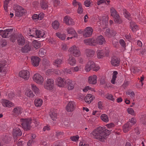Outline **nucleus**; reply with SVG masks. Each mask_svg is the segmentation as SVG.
I'll use <instances>...</instances> for the list:
<instances>
[{
    "instance_id": "obj_1",
    "label": "nucleus",
    "mask_w": 146,
    "mask_h": 146,
    "mask_svg": "<svg viewBox=\"0 0 146 146\" xmlns=\"http://www.w3.org/2000/svg\"><path fill=\"white\" fill-rule=\"evenodd\" d=\"M110 133V131L105 127H100L94 130L91 133V135L94 139L103 141Z\"/></svg>"
},
{
    "instance_id": "obj_2",
    "label": "nucleus",
    "mask_w": 146,
    "mask_h": 146,
    "mask_svg": "<svg viewBox=\"0 0 146 146\" xmlns=\"http://www.w3.org/2000/svg\"><path fill=\"white\" fill-rule=\"evenodd\" d=\"M111 15L113 18L114 21L118 24H120L122 23V21L120 18L119 14L115 9L113 7L110 9Z\"/></svg>"
},
{
    "instance_id": "obj_3",
    "label": "nucleus",
    "mask_w": 146,
    "mask_h": 146,
    "mask_svg": "<svg viewBox=\"0 0 146 146\" xmlns=\"http://www.w3.org/2000/svg\"><path fill=\"white\" fill-rule=\"evenodd\" d=\"M21 125L24 130H28L30 129L31 120L30 118H22L20 119Z\"/></svg>"
},
{
    "instance_id": "obj_4",
    "label": "nucleus",
    "mask_w": 146,
    "mask_h": 146,
    "mask_svg": "<svg viewBox=\"0 0 146 146\" xmlns=\"http://www.w3.org/2000/svg\"><path fill=\"white\" fill-rule=\"evenodd\" d=\"M54 82L52 78H48L44 84V87L48 90H51L54 88Z\"/></svg>"
},
{
    "instance_id": "obj_5",
    "label": "nucleus",
    "mask_w": 146,
    "mask_h": 146,
    "mask_svg": "<svg viewBox=\"0 0 146 146\" xmlns=\"http://www.w3.org/2000/svg\"><path fill=\"white\" fill-rule=\"evenodd\" d=\"M13 29H9L3 30H0V35L4 38H7L10 36L12 33Z\"/></svg>"
},
{
    "instance_id": "obj_6",
    "label": "nucleus",
    "mask_w": 146,
    "mask_h": 146,
    "mask_svg": "<svg viewBox=\"0 0 146 146\" xmlns=\"http://www.w3.org/2000/svg\"><path fill=\"white\" fill-rule=\"evenodd\" d=\"M33 78V80L38 84H42L44 81V79L43 77L38 73L35 74Z\"/></svg>"
},
{
    "instance_id": "obj_7",
    "label": "nucleus",
    "mask_w": 146,
    "mask_h": 146,
    "mask_svg": "<svg viewBox=\"0 0 146 146\" xmlns=\"http://www.w3.org/2000/svg\"><path fill=\"white\" fill-rule=\"evenodd\" d=\"M7 65L6 60H3L0 62V72L3 74H5L7 72Z\"/></svg>"
},
{
    "instance_id": "obj_8",
    "label": "nucleus",
    "mask_w": 146,
    "mask_h": 146,
    "mask_svg": "<svg viewBox=\"0 0 146 146\" xmlns=\"http://www.w3.org/2000/svg\"><path fill=\"white\" fill-rule=\"evenodd\" d=\"M66 81L64 78L60 77H57L56 80L57 85L60 87H64L66 84Z\"/></svg>"
},
{
    "instance_id": "obj_9",
    "label": "nucleus",
    "mask_w": 146,
    "mask_h": 146,
    "mask_svg": "<svg viewBox=\"0 0 146 146\" xmlns=\"http://www.w3.org/2000/svg\"><path fill=\"white\" fill-rule=\"evenodd\" d=\"M76 108V104L73 101L69 102L66 107V111L68 112H72L75 110Z\"/></svg>"
},
{
    "instance_id": "obj_10",
    "label": "nucleus",
    "mask_w": 146,
    "mask_h": 146,
    "mask_svg": "<svg viewBox=\"0 0 146 146\" xmlns=\"http://www.w3.org/2000/svg\"><path fill=\"white\" fill-rule=\"evenodd\" d=\"M19 76L21 78L26 80L29 78L30 74L28 70H23L19 72Z\"/></svg>"
},
{
    "instance_id": "obj_11",
    "label": "nucleus",
    "mask_w": 146,
    "mask_h": 146,
    "mask_svg": "<svg viewBox=\"0 0 146 146\" xmlns=\"http://www.w3.org/2000/svg\"><path fill=\"white\" fill-rule=\"evenodd\" d=\"M16 9V15L17 16L20 17L22 16L26 13V11L21 6L17 5Z\"/></svg>"
},
{
    "instance_id": "obj_12",
    "label": "nucleus",
    "mask_w": 146,
    "mask_h": 146,
    "mask_svg": "<svg viewBox=\"0 0 146 146\" xmlns=\"http://www.w3.org/2000/svg\"><path fill=\"white\" fill-rule=\"evenodd\" d=\"M93 30L90 27H88L86 28L83 33V36L85 37L90 36L92 35Z\"/></svg>"
},
{
    "instance_id": "obj_13",
    "label": "nucleus",
    "mask_w": 146,
    "mask_h": 146,
    "mask_svg": "<svg viewBox=\"0 0 146 146\" xmlns=\"http://www.w3.org/2000/svg\"><path fill=\"white\" fill-rule=\"evenodd\" d=\"M95 63L91 61H89L86 65L84 70L86 72H89L92 69L94 66Z\"/></svg>"
},
{
    "instance_id": "obj_14",
    "label": "nucleus",
    "mask_w": 146,
    "mask_h": 146,
    "mask_svg": "<svg viewBox=\"0 0 146 146\" xmlns=\"http://www.w3.org/2000/svg\"><path fill=\"white\" fill-rule=\"evenodd\" d=\"M97 77L94 75L89 77L88 78V82L90 84H95L97 83Z\"/></svg>"
},
{
    "instance_id": "obj_15",
    "label": "nucleus",
    "mask_w": 146,
    "mask_h": 146,
    "mask_svg": "<svg viewBox=\"0 0 146 146\" xmlns=\"http://www.w3.org/2000/svg\"><path fill=\"white\" fill-rule=\"evenodd\" d=\"M35 30L34 34L30 35V36L33 37H36L37 38H43L44 37L45 34L44 32L39 30Z\"/></svg>"
},
{
    "instance_id": "obj_16",
    "label": "nucleus",
    "mask_w": 146,
    "mask_h": 146,
    "mask_svg": "<svg viewBox=\"0 0 146 146\" xmlns=\"http://www.w3.org/2000/svg\"><path fill=\"white\" fill-rule=\"evenodd\" d=\"M40 60V58L38 57L32 56L31 58L32 64L34 66H37Z\"/></svg>"
},
{
    "instance_id": "obj_17",
    "label": "nucleus",
    "mask_w": 146,
    "mask_h": 146,
    "mask_svg": "<svg viewBox=\"0 0 146 146\" xmlns=\"http://www.w3.org/2000/svg\"><path fill=\"white\" fill-rule=\"evenodd\" d=\"M95 42L96 43V45L97 44L100 45H102L105 44L106 40L105 38L102 35L98 36L96 39L95 40Z\"/></svg>"
},
{
    "instance_id": "obj_18",
    "label": "nucleus",
    "mask_w": 146,
    "mask_h": 146,
    "mask_svg": "<svg viewBox=\"0 0 146 146\" xmlns=\"http://www.w3.org/2000/svg\"><path fill=\"white\" fill-rule=\"evenodd\" d=\"M84 42L86 45L91 46H96L95 39L93 38H87L84 40Z\"/></svg>"
},
{
    "instance_id": "obj_19",
    "label": "nucleus",
    "mask_w": 146,
    "mask_h": 146,
    "mask_svg": "<svg viewBox=\"0 0 146 146\" xmlns=\"http://www.w3.org/2000/svg\"><path fill=\"white\" fill-rule=\"evenodd\" d=\"M1 103L4 107L10 108L14 106L13 103L7 100H2Z\"/></svg>"
},
{
    "instance_id": "obj_20",
    "label": "nucleus",
    "mask_w": 146,
    "mask_h": 146,
    "mask_svg": "<svg viewBox=\"0 0 146 146\" xmlns=\"http://www.w3.org/2000/svg\"><path fill=\"white\" fill-rule=\"evenodd\" d=\"M17 40L18 44L21 45H24L25 42L24 37L21 34L18 35Z\"/></svg>"
},
{
    "instance_id": "obj_21",
    "label": "nucleus",
    "mask_w": 146,
    "mask_h": 146,
    "mask_svg": "<svg viewBox=\"0 0 146 146\" xmlns=\"http://www.w3.org/2000/svg\"><path fill=\"white\" fill-rule=\"evenodd\" d=\"M64 21L65 23L68 25H72L74 24L73 20L70 17L67 16H66L64 17Z\"/></svg>"
},
{
    "instance_id": "obj_22",
    "label": "nucleus",
    "mask_w": 146,
    "mask_h": 146,
    "mask_svg": "<svg viewBox=\"0 0 146 146\" xmlns=\"http://www.w3.org/2000/svg\"><path fill=\"white\" fill-rule=\"evenodd\" d=\"M120 61V59L115 57H112L111 58V63L114 66H118L119 64Z\"/></svg>"
},
{
    "instance_id": "obj_23",
    "label": "nucleus",
    "mask_w": 146,
    "mask_h": 146,
    "mask_svg": "<svg viewBox=\"0 0 146 146\" xmlns=\"http://www.w3.org/2000/svg\"><path fill=\"white\" fill-rule=\"evenodd\" d=\"M22 134V133L19 128L17 127L13 129V135L14 137L17 136H20Z\"/></svg>"
},
{
    "instance_id": "obj_24",
    "label": "nucleus",
    "mask_w": 146,
    "mask_h": 146,
    "mask_svg": "<svg viewBox=\"0 0 146 146\" xmlns=\"http://www.w3.org/2000/svg\"><path fill=\"white\" fill-rule=\"evenodd\" d=\"M95 98L91 94H87L84 98L85 102L88 104H90Z\"/></svg>"
},
{
    "instance_id": "obj_25",
    "label": "nucleus",
    "mask_w": 146,
    "mask_h": 146,
    "mask_svg": "<svg viewBox=\"0 0 146 146\" xmlns=\"http://www.w3.org/2000/svg\"><path fill=\"white\" fill-rule=\"evenodd\" d=\"M129 123L127 122L123 126V130L124 132H127L131 129L132 126L130 124H129Z\"/></svg>"
},
{
    "instance_id": "obj_26",
    "label": "nucleus",
    "mask_w": 146,
    "mask_h": 146,
    "mask_svg": "<svg viewBox=\"0 0 146 146\" xmlns=\"http://www.w3.org/2000/svg\"><path fill=\"white\" fill-rule=\"evenodd\" d=\"M67 33L69 34L74 35V37H77L78 35L74 30L72 28H68L66 29Z\"/></svg>"
},
{
    "instance_id": "obj_27",
    "label": "nucleus",
    "mask_w": 146,
    "mask_h": 146,
    "mask_svg": "<svg viewBox=\"0 0 146 146\" xmlns=\"http://www.w3.org/2000/svg\"><path fill=\"white\" fill-rule=\"evenodd\" d=\"M68 62L70 66L75 65L76 64L75 58L72 56H70L68 60Z\"/></svg>"
},
{
    "instance_id": "obj_28",
    "label": "nucleus",
    "mask_w": 146,
    "mask_h": 146,
    "mask_svg": "<svg viewBox=\"0 0 146 146\" xmlns=\"http://www.w3.org/2000/svg\"><path fill=\"white\" fill-rule=\"evenodd\" d=\"M66 84H67L68 89L69 90H71L73 89L74 85L72 84V81L69 79L66 80Z\"/></svg>"
},
{
    "instance_id": "obj_29",
    "label": "nucleus",
    "mask_w": 146,
    "mask_h": 146,
    "mask_svg": "<svg viewBox=\"0 0 146 146\" xmlns=\"http://www.w3.org/2000/svg\"><path fill=\"white\" fill-rule=\"evenodd\" d=\"M22 108L21 107H16L13 110L12 112L15 115H18L21 113Z\"/></svg>"
},
{
    "instance_id": "obj_30",
    "label": "nucleus",
    "mask_w": 146,
    "mask_h": 146,
    "mask_svg": "<svg viewBox=\"0 0 146 146\" xmlns=\"http://www.w3.org/2000/svg\"><path fill=\"white\" fill-rule=\"evenodd\" d=\"M43 103L42 100L39 98H37L34 101V104L36 106L40 107L41 106Z\"/></svg>"
},
{
    "instance_id": "obj_31",
    "label": "nucleus",
    "mask_w": 146,
    "mask_h": 146,
    "mask_svg": "<svg viewBox=\"0 0 146 146\" xmlns=\"http://www.w3.org/2000/svg\"><path fill=\"white\" fill-rule=\"evenodd\" d=\"M25 95L28 97L30 98H33L35 96L33 91L30 89H28L26 90Z\"/></svg>"
},
{
    "instance_id": "obj_32",
    "label": "nucleus",
    "mask_w": 146,
    "mask_h": 146,
    "mask_svg": "<svg viewBox=\"0 0 146 146\" xmlns=\"http://www.w3.org/2000/svg\"><path fill=\"white\" fill-rule=\"evenodd\" d=\"M31 50V46H29L28 44H27L21 49L22 52L23 53H27L30 51Z\"/></svg>"
},
{
    "instance_id": "obj_33",
    "label": "nucleus",
    "mask_w": 146,
    "mask_h": 146,
    "mask_svg": "<svg viewBox=\"0 0 146 146\" xmlns=\"http://www.w3.org/2000/svg\"><path fill=\"white\" fill-rule=\"evenodd\" d=\"M60 25V24L59 22L56 20L52 22V27L54 29L56 30L58 29Z\"/></svg>"
},
{
    "instance_id": "obj_34",
    "label": "nucleus",
    "mask_w": 146,
    "mask_h": 146,
    "mask_svg": "<svg viewBox=\"0 0 146 146\" xmlns=\"http://www.w3.org/2000/svg\"><path fill=\"white\" fill-rule=\"evenodd\" d=\"M94 51L91 49H87L86 50V55L87 57H92L94 56Z\"/></svg>"
},
{
    "instance_id": "obj_35",
    "label": "nucleus",
    "mask_w": 146,
    "mask_h": 146,
    "mask_svg": "<svg viewBox=\"0 0 146 146\" xmlns=\"http://www.w3.org/2000/svg\"><path fill=\"white\" fill-rule=\"evenodd\" d=\"M97 54L98 58H102L104 56V52L102 50H98L97 51Z\"/></svg>"
},
{
    "instance_id": "obj_36",
    "label": "nucleus",
    "mask_w": 146,
    "mask_h": 146,
    "mask_svg": "<svg viewBox=\"0 0 146 146\" xmlns=\"http://www.w3.org/2000/svg\"><path fill=\"white\" fill-rule=\"evenodd\" d=\"M40 6L43 9H45L48 7V5L46 1L42 0L40 2Z\"/></svg>"
},
{
    "instance_id": "obj_37",
    "label": "nucleus",
    "mask_w": 146,
    "mask_h": 146,
    "mask_svg": "<svg viewBox=\"0 0 146 146\" xmlns=\"http://www.w3.org/2000/svg\"><path fill=\"white\" fill-rule=\"evenodd\" d=\"M102 120L104 122L107 123L109 121V117L107 115L105 114H102L100 116Z\"/></svg>"
},
{
    "instance_id": "obj_38",
    "label": "nucleus",
    "mask_w": 146,
    "mask_h": 146,
    "mask_svg": "<svg viewBox=\"0 0 146 146\" xmlns=\"http://www.w3.org/2000/svg\"><path fill=\"white\" fill-rule=\"evenodd\" d=\"M62 62L63 61L62 60L57 58L54 60V64L57 67L60 66V65L62 64Z\"/></svg>"
},
{
    "instance_id": "obj_39",
    "label": "nucleus",
    "mask_w": 146,
    "mask_h": 146,
    "mask_svg": "<svg viewBox=\"0 0 146 146\" xmlns=\"http://www.w3.org/2000/svg\"><path fill=\"white\" fill-rule=\"evenodd\" d=\"M31 86L32 90L35 92V94H38L39 93V90L36 86L33 84H31Z\"/></svg>"
},
{
    "instance_id": "obj_40",
    "label": "nucleus",
    "mask_w": 146,
    "mask_h": 146,
    "mask_svg": "<svg viewBox=\"0 0 146 146\" xmlns=\"http://www.w3.org/2000/svg\"><path fill=\"white\" fill-rule=\"evenodd\" d=\"M33 46L35 49L39 48L40 46V44L37 40H35L33 42Z\"/></svg>"
},
{
    "instance_id": "obj_41",
    "label": "nucleus",
    "mask_w": 146,
    "mask_h": 146,
    "mask_svg": "<svg viewBox=\"0 0 146 146\" xmlns=\"http://www.w3.org/2000/svg\"><path fill=\"white\" fill-rule=\"evenodd\" d=\"M78 48L75 45H74L70 48L68 49V51L72 54L78 49Z\"/></svg>"
},
{
    "instance_id": "obj_42",
    "label": "nucleus",
    "mask_w": 146,
    "mask_h": 146,
    "mask_svg": "<svg viewBox=\"0 0 146 146\" xmlns=\"http://www.w3.org/2000/svg\"><path fill=\"white\" fill-rule=\"evenodd\" d=\"M117 72L116 71H114L113 72V75L112 76V78L111 81V82L114 84L115 83V81L117 78Z\"/></svg>"
},
{
    "instance_id": "obj_43",
    "label": "nucleus",
    "mask_w": 146,
    "mask_h": 146,
    "mask_svg": "<svg viewBox=\"0 0 146 146\" xmlns=\"http://www.w3.org/2000/svg\"><path fill=\"white\" fill-rule=\"evenodd\" d=\"M106 98L108 100L114 102L115 98L111 94H108L106 95Z\"/></svg>"
},
{
    "instance_id": "obj_44",
    "label": "nucleus",
    "mask_w": 146,
    "mask_h": 146,
    "mask_svg": "<svg viewBox=\"0 0 146 146\" xmlns=\"http://www.w3.org/2000/svg\"><path fill=\"white\" fill-rule=\"evenodd\" d=\"M130 28L132 31L133 32L136 31L138 29V26L133 23H131Z\"/></svg>"
},
{
    "instance_id": "obj_45",
    "label": "nucleus",
    "mask_w": 146,
    "mask_h": 146,
    "mask_svg": "<svg viewBox=\"0 0 146 146\" xmlns=\"http://www.w3.org/2000/svg\"><path fill=\"white\" fill-rule=\"evenodd\" d=\"M56 35L62 40H65L66 38V35L64 34H61L59 33H56Z\"/></svg>"
},
{
    "instance_id": "obj_46",
    "label": "nucleus",
    "mask_w": 146,
    "mask_h": 146,
    "mask_svg": "<svg viewBox=\"0 0 146 146\" xmlns=\"http://www.w3.org/2000/svg\"><path fill=\"white\" fill-rule=\"evenodd\" d=\"M71 69L73 70V72H75L81 71L82 68L80 66H76L72 68Z\"/></svg>"
},
{
    "instance_id": "obj_47",
    "label": "nucleus",
    "mask_w": 146,
    "mask_h": 146,
    "mask_svg": "<svg viewBox=\"0 0 146 146\" xmlns=\"http://www.w3.org/2000/svg\"><path fill=\"white\" fill-rule=\"evenodd\" d=\"M46 50L43 48L40 49L39 52V54L40 56H43L46 54Z\"/></svg>"
},
{
    "instance_id": "obj_48",
    "label": "nucleus",
    "mask_w": 146,
    "mask_h": 146,
    "mask_svg": "<svg viewBox=\"0 0 146 146\" xmlns=\"http://www.w3.org/2000/svg\"><path fill=\"white\" fill-rule=\"evenodd\" d=\"M5 141L7 142H8L11 141L12 139L11 136L9 134L5 135L4 137Z\"/></svg>"
},
{
    "instance_id": "obj_49",
    "label": "nucleus",
    "mask_w": 146,
    "mask_h": 146,
    "mask_svg": "<svg viewBox=\"0 0 146 146\" xmlns=\"http://www.w3.org/2000/svg\"><path fill=\"white\" fill-rule=\"evenodd\" d=\"M140 69L137 67L133 66L131 68V71L134 73H136L139 72L140 71Z\"/></svg>"
},
{
    "instance_id": "obj_50",
    "label": "nucleus",
    "mask_w": 146,
    "mask_h": 146,
    "mask_svg": "<svg viewBox=\"0 0 146 146\" xmlns=\"http://www.w3.org/2000/svg\"><path fill=\"white\" fill-rule=\"evenodd\" d=\"M50 116L52 120L54 121L57 117V114L55 112H52L50 115Z\"/></svg>"
},
{
    "instance_id": "obj_51",
    "label": "nucleus",
    "mask_w": 146,
    "mask_h": 146,
    "mask_svg": "<svg viewBox=\"0 0 146 146\" xmlns=\"http://www.w3.org/2000/svg\"><path fill=\"white\" fill-rule=\"evenodd\" d=\"M127 111L128 113L133 115H135V113L133 109L131 108H129L127 109Z\"/></svg>"
},
{
    "instance_id": "obj_52",
    "label": "nucleus",
    "mask_w": 146,
    "mask_h": 146,
    "mask_svg": "<svg viewBox=\"0 0 146 146\" xmlns=\"http://www.w3.org/2000/svg\"><path fill=\"white\" fill-rule=\"evenodd\" d=\"M136 121V119L134 118H132L131 119L129 120V121L127 122H130L129 124H130V125L132 126L135 124Z\"/></svg>"
},
{
    "instance_id": "obj_53",
    "label": "nucleus",
    "mask_w": 146,
    "mask_h": 146,
    "mask_svg": "<svg viewBox=\"0 0 146 146\" xmlns=\"http://www.w3.org/2000/svg\"><path fill=\"white\" fill-rule=\"evenodd\" d=\"M83 12V9L81 3L79 4L78 7L77 9V12L79 14L82 13Z\"/></svg>"
},
{
    "instance_id": "obj_54",
    "label": "nucleus",
    "mask_w": 146,
    "mask_h": 146,
    "mask_svg": "<svg viewBox=\"0 0 146 146\" xmlns=\"http://www.w3.org/2000/svg\"><path fill=\"white\" fill-rule=\"evenodd\" d=\"M79 137L78 135L75 136H71L70 137V139L72 141H76L78 140Z\"/></svg>"
},
{
    "instance_id": "obj_55",
    "label": "nucleus",
    "mask_w": 146,
    "mask_h": 146,
    "mask_svg": "<svg viewBox=\"0 0 146 146\" xmlns=\"http://www.w3.org/2000/svg\"><path fill=\"white\" fill-rule=\"evenodd\" d=\"M10 0H5L4 1V7L5 10L7 11L8 9V5L9 3V2Z\"/></svg>"
},
{
    "instance_id": "obj_56",
    "label": "nucleus",
    "mask_w": 146,
    "mask_h": 146,
    "mask_svg": "<svg viewBox=\"0 0 146 146\" xmlns=\"http://www.w3.org/2000/svg\"><path fill=\"white\" fill-rule=\"evenodd\" d=\"M53 69H48L47 70L46 72V74L47 76H50L53 74Z\"/></svg>"
},
{
    "instance_id": "obj_57",
    "label": "nucleus",
    "mask_w": 146,
    "mask_h": 146,
    "mask_svg": "<svg viewBox=\"0 0 146 146\" xmlns=\"http://www.w3.org/2000/svg\"><path fill=\"white\" fill-rule=\"evenodd\" d=\"M80 54V52L78 49L77 50V51H76L73 54V55L74 56L78 57L79 56Z\"/></svg>"
},
{
    "instance_id": "obj_58",
    "label": "nucleus",
    "mask_w": 146,
    "mask_h": 146,
    "mask_svg": "<svg viewBox=\"0 0 146 146\" xmlns=\"http://www.w3.org/2000/svg\"><path fill=\"white\" fill-rule=\"evenodd\" d=\"M68 48L66 44H63L61 45V49L62 50L65 51L67 50Z\"/></svg>"
},
{
    "instance_id": "obj_59",
    "label": "nucleus",
    "mask_w": 146,
    "mask_h": 146,
    "mask_svg": "<svg viewBox=\"0 0 146 146\" xmlns=\"http://www.w3.org/2000/svg\"><path fill=\"white\" fill-rule=\"evenodd\" d=\"M91 4L90 1V0H86L84 2V5L87 7H89Z\"/></svg>"
},
{
    "instance_id": "obj_60",
    "label": "nucleus",
    "mask_w": 146,
    "mask_h": 146,
    "mask_svg": "<svg viewBox=\"0 0 146 146\" xmlns=\"http://www.w3.org/2000/svg\"><path fill=\"white\" fill-rule=\"evenodd\" d=\"M98 107L99 109H102L103 108V102L101 101H99L98 103Z\"/></svg>"
},
{
    "instance_id": "obj_61",
    "label": "nucleus",
    "mask_w": 146,
    "mask_h": 146,
    "mask_svg": "<svg viewBox=\"0 0 146 146\" xmlns=\"http://www.w3.org/2000/svg\"><path fill=\"white\" fill-rule=\"evenodd\" d=\"M123 13L125 17L129 19L130 18V13L127 11H124Z\"/></svg>"
},
{
    "instance_id": "obj_62",
    "label": "nucleus",
    "mask_w": 146,
    "mask_h": 146,
    "mask_svg": "<svg viewBox=\"0 0 146 146\" xmlns=\"http://www.w3.org/2000/svg\"><path fill=\"white\" fill-rule=\"evenodd\" d=\"M42 64L44 65H48L49 64V61L47 59L44 58L42 60Z\"/></svg>"
},
{
    "instance_id": "obj_63",
    "label": "nucleus",
    "mask_w": 146,
    "mask_h": 146,
    "mask_svg": "<svg viewBox=\"0 0 146 146\" xmlns=\"http://www.w3.org/2000/svg\"><path fill=\"white\" fill-rule=\"evenodd\" d=\"M100 69V67L95 64L94 66V67L92 70L93 71L96 72L98 70Z\"/></svg>"
},
{
    "instance_id": "obj_64",
    "label": "nucleus",
    "mask_w": 146,
    "mask_h": 146,
    "mask_svg": "<svg viewBox=\"0 0 146 146\" xmlns=\"http://www.w3.org/2000/svg\"><path fill=\"white\" fill-rule=\"evenodd\" d=\"M64 71L65 72H66V73L70 74H72V71H71L70 69L66 68L64 69Z\"/></svg>"
}]
</instances>
